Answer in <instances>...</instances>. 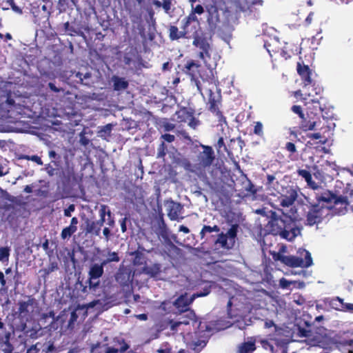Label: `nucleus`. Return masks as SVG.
Segmentation results:
<instances>
[{"instance_id": "9d476101", "label": "nucleus", "mask_w": 353, "mask_h": 353, "mask_svg": "<svg viewBox=\"0 0 353 353\" xmlns=\"http://www.w3.org/2000/svg\"><path fill=\"white\" fill-rule=\"evenodd\" d=\"M201 146L203 151L197 156L198 165L201 168H205L210 167L214 160V151L210 146L204 145H201Z\"/></svg>"}, {"instance_id": "0eeeda50", "label": "nucleus", "mask_w": 353, "mask_h": 353, "mask_svg": "<svg viewBox=\"0 0 353 353\" xmlns=\"http://www.w3.org/2000/svg\"><path fill=\"white\" fill-rule=\"evenodd\" d=\"M276 30L272 27H265L263 28V41L264 48H266L268 53L271 55V52H278L280 49L279 46V39L276 35Z\"/></svg>"}, {"instance_id": "c03bdc74", "label": "nucleus", "mask_w": 353, "mask_h": 353, "mask_svg": "<svg viewBox=\"0 0 353 353\" xmlns=\"http://www.w3.org/2000/svg\"><path fill=\"white\" fill-rule=\"evenodd\" d=\"M264 327L266 329H270L273 327L275 332L281 330V329L275 324L272 320L268 319L264 320Z\"/></svg>"}, {"instance_id": "052dcab7", "label": "nucleus", "mask_w": 353, "mask_h": 353, "mask_svg": "<svg viewBox=\"0 0 353 353\" xmlns=\"http://www.w3.org/2000/svg\"><path fill=\"white\" fill-rule=\"evenodd\" d=\"M75 210V206L73 204H71L68 206V208L64 210V216L67 217H70L72 216V212H73Z\"/></svg>"}, {"instance_id": "4468645a", "label": "nucleus", "mask_w": 353, "mask_h": 353, "mask_svg": "<svg viewBox=\"0 0 353 353\" xmlns=\"http://www.w3.org/2000/svg\"><path fill=\"white\" fill-rule=\"evenodd\" d=\"M348 205L347 196L340 195L336 198L333 203L327 205V208L332 209L335 214H344L347 211Z\"/></svg>"}, {"instance_id": "473e14b6", "label": "nucleus", "mask_w": 353, "mask_h": 353, "mask_svg": "<svg viewBox=\"0 0 353 353\" xmlns=\"http://www.w3.org/2000/svg\"><path fill=\"white\" fill-rule=\"evenodd\" d=\"M220 228L218 225H214L212 227L209 225H204L200 232L201 239H203L207 234H210L213 232H219Z\"/></svg>"}, {"instance_id": "8fccbe9b", "label": "nucleus", "mask_w": 353, "mask_h": 353, "mask_svg": "<svg viewBox=\"0 0 353 353\" xmlns=\"http://www.w3.org/2000/svg\"><path fill=\"white\" fill-rule=\"evenodd\" d=\"M295 283H296L295 281H288V280L285 279V278H282L279 281V285L283 289H287V288H290V286L292 284H295Z\"/></svg>"}, {"instance_id": "412c9836", "label": "nucleus", "mask_w": 353, "mask_h": 353, "mask_svg": "<svg viewBox=\"0 0 353 353\" xmlns=\"http://www.w3.org/2000/svg\"><path fill=\"white\" fill-rule=\"evenodd\" d=\"M114 90L116 91L124 90L128 87V82L123 77L114 76L112 78Z\"/></svg>"}, {"instance_id": "4be33fe9", "label": "nucleus", "mask_w": 353, "mask_h": 353, "mask_svg": "<svg viewBox=\"0 0 353 353\" xmlns=\"http://www.w3.org/2000/svg\"><path fill=\"white\" fill-rule=\"evenodd\" d=\"M105 265L101 263V264L94 263L93 264L89 271V276L94 279H100L103 274V267Z\"/></svg>"}, {"instance_id": "cd10ccee", "label": "nucleus", "mask_w": 353, "mask_h": 353, "mask_svg": "<svg viewBox=\"0 0 353 353\" xmlns=\"http://www.w3.org/2000/svg\"><path fill=\"white\" fill-rule=\"evenodd\" d=\"M86 223V232L96 236H99L101 233V228L96 224L94 221L87 220Z\"/></svg>"}, {"instance_id": "e2e57ef3", "label": "nucleus", "mask_w": 353, "mask_h": 353, "mask_svg": "<svg viewBox=\"0 0 353 353\" xmlns=\"http://www.w3.org/2000/svg\"><path fill=\"white\" fill-rule=\"evenodd\" d=\"M285 149L291 153H294L296 151L295 145L292 142H288L285 145Z\"/></svg>"}, {"instance_id": "2eb2a0df", "label": "nucleus", "mask_w": 353, "mask_h": 353, "mask_svg": "<svg viewBox=\"0 0 353 353\" xmlns=\"http://www.w3.org/2000/svg\"><path fill=\"white\" fill-rule=\"evenodd\" d=\"M323 216V209L318 205H314L307 214V224L314 225L320 223Z\"/></svg>"}, {"instance_id": "7c9ffc66", "label": "nucleus", "mask_w": 353, "mask_h": 353, "mask_svg": "<svg viewBox=\"0 0 353 353\" xmlns=\"http://www.w3.org/2000/svg\"><path fill=\"white\" fill-rule=\"evenodd\" d=\"M113 128V125L111 123H108L105 125L99 127V135L102 138H105L106 137H109L111 134V132Z\"/></svg>"}, {"instance_id": "a211bd4d", "label": "nucleus", "mask_w": 353, "mask_h": 353, "mask_svg": "<svg viewBox=\"0 0 353 353\" xmlns=\"http://www.w3.org/2000/svg\"><path fill=\"white\" fill-rule=\"evenodd\" d=\"M256 350L255 339L250 338L248 341L241 343L236 353H252Z\"/></svg>"}, {"instance_id": "dca6fc26", "label": "nucleus", "mask_w": 353, "mask_h": 353, "mask_svg": "<svg viewBox=\"0 0 353 353\" xmlns=\"http://www.w3.org/2000/svg\"><path fill=\"white\" fill-rule=\"evenodd\" d=\"M154 232L159 238L165 241L169 240V230L163 220V216H160L154 225Z\"/></svg>"}, {"instance_id": "5701e85b", "label": "nucleus", "mask_w": 353, "mask_h": 353, "mask_svg": "<svg viewBox=\"0 0 353 353\" xmlns=\"http://www.w3.org/2000/svg\"><path fill=\"white\" fill-rule=\"evenodd\" d=\"M337 196V195L330 191H324L320 195H317L316 199L319 201H323L330 205Z\"/></svg>"}, {"instance_id": "6e6552de", "label": "nucleus", "mask_w": 353, "mask_h": 353, "mask_svg": "<svg viewBox=\"0 0 353 353\" xmlns=\"http://www.w3.org/2000/svg\"><path fill=\"white\" fill-rule=\"evenodd\" d=\"M281 196L279 197V205L283 208H292V205L297 198V192L292 186L282 188ZM293 209L296 210L294 208Z\"/></svg>"}, {"instance_id": "603ef678", "label": "nucleus", "mask_w": 353, "mask_h": 353, "mask_svg": "<svg viewBox=\"0 0 353 353\" xmlns=\"http://www.w3.org/2000/svg\"><path fill=\"white\" fill-rule=\"evenodd\" d=\"M30 304L28 302L23 301L19 303V312L20 314L28 312V307Z\"/></svg>"}, {"instance_id": "864d4df0", "label": "nucleus", "mask_w": 353, "mask_h": 353, "mask_svg": "<svg viewBox=\"0 0 353 353\" xmlns=\"http://www.w3.org/2000/svg\"><path fill=\"white\" fill-rule=\"evenodd\" d=\"M181 165L182 167L184 168L185 170L190 171V172H194V168L192 164L190 163V161L188 159H183Z\"/></svg>"}, {"instance_id": "9b49d317", "label": "nucleus", "mask_w": 353, "mask_h": 353, "mask_svg": "<svg viewBox=\"0 0 353 353\" xmlns=\"http://www.w3.org/2000/svg\"><path fill=\"white\" fill-rule=\"evenodd\" d=\"M324 303L336 310L353 313V303H344L343 299L339 296L332 299L327 298L324 300Z\"/></svg>"}, {"instance_id": "5fc2aeb1", "label": "nucleus", "mask_w": 353, "mask_h": 353, "mask_svg": "<svg viewBox=\"0 0 353 353\" xmlns=\"http://www.w3.org/2000/svg\"><path fill=\"white\" fill-rule=\"evenodd\" d=\"M23 158L25 159H27V160H30L32 161H34V162L37 163L38 165H43V161H42L41 159L37 155H32V156L26 155Z\"/></svg>"}, {"instance_id": "58836bf2", "label": "nucleus", "mask_w": 353, "mask_h": 353, "mask_svg": "<svg viewBox=\"0 0 353 353\" xmlns=\"http://www.w3.org/2000/svg\"><path fill=\"white\" fill-rule=\"evenodd\" d=\"M10 248L8 247L0 248V261L2 263L8 262L10 256Z\"/></svg>"}, {"instance_id": "7ed1b4c3", "label": "nucleus", "mask_w": 353, "mask_h": 353, "mask_svg": "<svg viewBox=\"0 0 353 353\" xmlns=\"http://www.w3.org/2000/svg\"><path fill=\"white\" fill-rule=\"evenodd\" d=\"M282 215L277 212L272 213V216L265 225V234L279 235L281 239L289 241H293L301 234V228L297 225L295 219L296 210L291 208L288 212L279 210Z\"/></svg>"}, {"instance_id": "de8ad7c7", "label": "nucleus", "mask_w": 353, "mask_h": 353, "mask_svg": "<svg viewBox=\"0 0 353 353\" xmlns=\"http://www.w3.org/2000/svg\"><path fill=\"white\" fill-rule=\"evenodd\" d=\"M6 3L11 7L12 10L17 13V14H23V11H22V9L21 8H19V6H17L15 3H14V0H7L6 1Z\"/></svg>"}, {"instance_id": "69168bd1", "label": "nucleus", "mask_w": 353, "mask_h": 353, "mask_svg": "<svg viewBox=\"0 0 353 353\" xmlns=\"http://www.w3.org/2000/svg\"><path fill=\"white\" fill-rule=\"evenodd\" d=\"M126 221H127V218L125 217V218H123L121 221H120V225H121V231L123 232H125L127 230V227H126Z\"/></svg>"}, {"instance_id": "ddd939ff", "label": "nucleus", "mask_w": 353, "mask_h": 353, "mask_svg": "<svg viewBox=\"0 0 353 353\" xmlns=\"http://www.w3.org/2000/svg\"><path fill=\"white\" fill-rule=\"evenodd\" d=\"M195 318L196 315L193 311H186L179 317V320L170 321V329L172 331H177L178 327L182 325H188L191 321L196 323Z\"/></svg>"}, {"instance_id": "f8f14e48", "label": "nucleus", "mask_w": 353, "mask_h": 353, "mask_svg": "<svg viewBox=\"0 0 353 353\" xmlns=\"http://www.w3.org/2000/svg\"><path fill=\"white\" fill-rule=\"evenodd\" d=\"M165 205L168 211V216L170 220L179 221L183 219V217H180L183 209L181 203L174 202L172 200H168L165 202Z\"/></svg>"}, {"instance_id": "bb28decb", "label": "nucleus", "mask_w": 353, "mask_h": 353, "mask_svg": "<svg viewBox=\"0 0 353 353\" xmlns=\"http://www.w3.org/2000/svg\"><path fill=\"white\" fill-rule=\"evenodd\" d=\"M187 115V118L189 119L188 125L193 129H196L200 124V121L196 118L193 117L186 110H182L179 112V117H185Z\"/></svg>"}, {"instance_id": "39448f33", "label": "nucleus", "mask_w": 353, "mask_h": 353, "mask_svg": "<svg viewBox=\"0 0 353 353\" xmlns=\"http://www.w3.org/2000/svg\"><path fill=\"white\" fill-rule=\"evenodd\" d=\"M296 254L285 256L279 253L274 259L290 267L308 268L313 264L311 254L307 250L300 248Z\"/></svg>"}, {"instance_id": "a878e982", "label": "nucleus", "mask_w": 353, "mask_h": 353, "mask_svg": "<svg viewBox=\"0 0 353 353\" xmlns=\"http://www.w3.org/2000/svg\"><path fill=\"white\" fill-rule=\"evenodd\" d=\"M298 174L299 176L303 177L307 185L312 187L313 189H316L318 185L316 184L314 181H312V176L310 172L306 170H299Z\"/></svg>"}, {"instance_id": "f257e3e1", "label": "nucleus", "mask_w": 353, "mask_h": 353, "mask_svg": "<svg viewBox=\"0 0 353 353\" xmlns=\"http://www.w3.org/2000/svg\"><path fill=\"white\" fill-rule=\"evenodd\" d=\"M186 72L191 75V82L199 93L204 97V92L208 95L209 110L219 117H223L219 110L221 95V90L218 88V81L214 77V69L216 67H206V69L199 70L200 65L194 61L185 65Z\"/></svg>"}, {"instance_id": "aec40b11", "label": "nucleus", "mask_w": 353, "mask_h": 353, "mask_svg": "<svg viewBox=\"0 0 353 353\" xmlns=\"http://www.w3.org/2000/svg\"><path fill=\"white\" fill-rule=\"evenodd\" d=\"M103 256L106 258L101 263L105 266L111 262H119L120 261V257L116 252H111L109 249H106L103 251Z\"/></svg>"}, {"instance_id": "1a4fd4ad", "label": "nucleus", "mask_w": 353, "mask_h": 353, "mask_svg": "<svg viewBox=\"0 0 353 353\" xmlns=\"http://www.w3.org/2000/svg\"><path fill=\"white\" fill-rule=\"evenodd\" d=\"M210 293L209 290H206L204 293H196L192 295H189L187 293L182 294L179 296L174 302V306L181 312H185L186 311H191L188 310L189 305L193 302L196 297L206 296Z\"/></svg>"}, {"instance_id": "338daca9", "label": "nucleus", "mask_w": 353, "mask_h": 353, "mask_svg": "<svg viewBox=\"0 0 353 353\" xmlns=\"http://www.w3.org/2000/svg\"><path fill=\"white\" fill-rule=\"evenodd\" d=\"M163 128L165 131H172L174 129L175 125L173 123H166L163 125Z\"/></svg>"}, {"instance_id": "2f4dec72", "label": "nucleus", "mask_w": 353, "mask_h": 353, "mask_svg": "<svg viewBox=\"0 0 353 353\" xmlns=\"http://www.w3.org/2000/svg\"><path fill=\"white\" fill-rule=\"evenodd\" d=\"M206 344L207 340L205 339H196L192 341L191 347L194 351L199 352L206 345Z\"/></svg>"}, {"instance_id": "774afa93", "label": "nucleus", "mask_w": 353, "mask_h": 353, "mask_svg": "<svg viewBox=\"0 0 353 353\" xmlns=\"http://www.w3.org/2000/svg\"><path fill=\"white\" fill-rule=\"evenodd\" d=\"M203 11H204V10L201 5H196V7L194 8V12H192V13L194 14H195V13L202 14L203 12Z\"/></svg>"}, {"instance_id": "f704fd0d", "label": "nucleus", "mask_w": 353, "mask_h": 353, "mask_svg": "<svg viewBox=\"0 0 353 353\" xmlns=\"http://www.w3.org/2000/svg\"><path fill=\"white\" fill-rule=\"evenodd\" d=\"M77 228H73L71 226H68L63 228L61 233V237L62 239H66L70 238L74 232H76Z\"/></svg>"}, {"instance_id": "0e129e2a", "label": "nucleus", "mask_w": 353, "mask_h": 353, "mask_svg": "<svg viewBox=\"0 0 353 353\" xmlns=\"http://www.w3.org/2000/svg\"><path fill=\"white\" fill-rule=\"evenodd\" d=\"M216 148L218 150H221L222 148H223L225 150L226 149L223 137H220L219 139L217 144H216Z\"/></svg>"}, {"instance_id": "b1692460", "label": "nucleus", "mask_w": 353, "mask_h": 353, "mask_svg": "<svg viewBox=\"0 0 353 353\" xmlns=\"http://www.w3.org/2000/svg\"><path fill=\"white\" fill-rule=\"evenodd\" d=\"M216 245H219V247L225 249H230L234 245L231 241H230L223 233H221L217 239L215 241Z\"/></svg>"}, {"instance_id": "393cba45", "label": "nucleus", "mask_w": 353, "mask_h": 353, "mask_svg": "<svg viewBox=\"0 0 353 353\" xmlns=\"http://www.w3.org/2000/svg\"><path fill=\"white\" fill-rule=\"evenodd\" d=\"M63 30L70 36L83 35V32L81 30L80 28L71 26L69 22H65L63 24Z\"/></svg>"}, {"instance_id": "4c0bfd02", "label": "nucleus", "mask_w": 353, "mask_h": 353, "mask_svg": "<svg viewBox=\"0 0 353 353\" xmlns=\"http://www.w3.org/2000/svg\"><path fill=\"white\" fill-rule=\"evenodd\" d=\"M316 125V121H312L310 120L307 121L305 117L303 119H302L301 128L305 131L314 130L315 129Z\"/></svg>"}, {"instance_id": "6e6d98bb", "label": "nucleus", "mask_w": 353, "mask_h": 353, "mask_svg": "<svg viewBox=\"0 0 353 353\" xmlns=\"http://www.w3.org/2000/svg\"><path fill=\"white\" fill-rule=\"evenodd\" d=\"M292 111L297 114L301 119H304V114L302 111V108L300 105H294L291 108Z\"/></svg>"}, {"instance_id": "6ab92c4d", "label": "nucleus", "mask_w": 353, "mask_h": 353, "mask_svg": "<svg viewBox=\"0 0 353 353\" xmlns=\"http://www.w3.org/2000/svg\"><path fill=\"white\" fill-rule=\"evenodd\" d=\"M146 274L151 277L159 279L161 274V265L159 263H154L144 268Z\"/></svg>"}, {"instance_id": "13d9d810", "label": "nucleus", "mask_w": 353, "mask_h": 353, "mask_svg": "<svg viewBox=\"0 0 353 353\" xmlns=\"http://www.w3.org/2000/svg\"><path fill=\"white\" fill-rule=\"evenodd\" d=\"M58 269L57 263L55 262L51 263L47 268L44 270V272L46 274H49L51 272L55 271Z\"/></svg>"}, {"instance_id": "c756f323", "label": "nucleus", "mask_w": 353, "mask_h": 353, "mask_svg": "<svg viewBox=\"0 0 353 353\" xmlns=\"http://www.w3.org/2000/svg\"><path fill=\"white\" fill-rule=\"evenodd\" d=\"M11 333L7 330L5 323L0 318V340L10 341Z\"/></svg>"}, {"instance_id": "72a5a7b5", "label": "nucleus", "mask_w": 353, "mask_h": 353, "mask_svg": "<svg viewBox=\"0 0 353 353\" xmlns=\"http://www.w3.org/2000/svg\"><path fill=\"white\" fill-rule=\"evenodd\" d=\"M237 228L238 226L236 225H233L232 227L228 230V231L224 234L227 238L231 241L234 244L235 243V238L236 236L237 233Z\"/></svg>"}, {"instance_id": "79ce46f5", "label": "nucleus", "mask_w": 353, "mask_h": 353, "mask_svg": "<svg viewBox=\"0 0 353 353\" xmlns=\"http://www.w3.org/2000/svg\"><path fill=\"white\" fill-rule=\"evenodd\" d=\"M43 347L42 343L38 342L35 345H32L28 349L26 353H39L41 352V349Z\"/></svg>"}, {"instance_id": "4d7b16f0", "label": "nucleus", "mask_w": 353, "mask_h": 353, "mask_svg": "<svg viewBox=\"0 0 353 353\" xmlns=\"http://www.w3.org/2000/svg\"><path fill=\"white\" fill-rule=\"evenodd\" d=\"M166 145L164 142H162L158 148V157H163L166 154Z\"/></svg>"}, {"instance_id": "c85d7f7f", "label": "nucleus", "mask_w": 353, "mask_h": 353, "mask_svg": "<svg viewBox=\"0 0 353 353\" xmlns=\"http://www.w3.org/2000/svg\"><path fill=\"white\" fill-rule=\"evenodd\" d=\"M339 348L343 353H353V339L340 343Z\"/></svg>"}, {"instance_id": "20e7f679", "label": "nucleus", "mask_w": 353, "mask_h": 353, "mask_svg": "<svg viewBox=\"0 0 353 353\" xmlns=\"http://www.w3.org/2000/svg\"><path fill=\"white\" fill-rule=\"evenodd\" d=\"M189 38L192 39V45L205 67H216L217 56L212 48L211 36L200 28L199 23L197 28L193 29Z\"/></svg>"}, {"instance_id": "3c124183", "label": "nucleus", "mask_w": 353, "mask_h": 353, "mask_svg": "<svg viewBox=\"0 0 353 353\" xmlns=\"http://www.w3.org/2000/svg\"><path fill=\"white\" fill-rule=\"evenodd\" d=\"M45 170L50 176H53L58 174L59 170L54 168L51 164L46 165Z\"/></svg>"}, {"instance_id": "a19ab883", "label": "nucleus", "mask_w": 353, "mask_h": 353, "mask_svg": "<svg viewBox=\"0 0 353 353\" xmlns=\"http://www.w3.org/2000/svg\"><path fill=\"white\" fill-rule=\"evenodd\" d=\"M266 185H268L269 188H272L273 189H276V185H279L277 181H276V177L273 174H268L267 175V183Z\"/></svg>"}, {"instance_id": "09e8293b", "label": "nucleus", "mask_w": 353, "mask_h": 353, "mask_svg": "<svg viewBox=\"0 0 353 353\" xmlns=\"http://www.w3.org/2000/svg\"><path fill=\"white\" fill-rule=\"evenodd\" d=\"M254 133L259 137H262L263 135V124L261 122L257 121L255 123Z\"/></svg>"}, {"instance_id": "423d86ee", "label": "nucleus", "mask_w": 353, "mask_h": 353, "mask_svg": "<svg viewBox=\"0 0 353 353\" xmlns=\"http://www.w3.org/2000/svg\"><path fill=\"white\" fill-rule=\"evenodd\" d=\"M181 29L179 30L176 26H171L169 28V37L172 41L177 40L181 38H189L193 29L199 27V21L194 14L191 13L185 17L182 21Z\"/></svg>"}, {"instance_id": "bf43d9fd", "label": "nucleus", "mask_w": 353, "mask_h": 353, "mask_svg": "<svg viewBox=\"0 0 353 353\" xmlns=\"http://www.w3.org/2000/svg\"><path fill=\"white\" fill-rule=\"evenodd\" d=\"M48 88L52 92L58 93V92H64V89L61 88H58L55 85L54 83L50 82L48 83Z\"/></svg>"}, {"instance_id": "49530a36", "label": "nucleus", "mask_w": 353, "mask_h": 353, "mask_svg": "<svg viewBox=\"0 0 353 353\" xmlns=\"http://www.w3.org/2000/svg\"><path fill=\"white\" fill-rule=\"evenodd\" d=\"M172 0H163L162 8L168 14H170L172 12Z\"/></svg>"}, {"instance_id": "37998d69", "label": "nucleus", "mask_w": 353, "mask_h": 353, "mask_svg": "<svg viewBox=\"0 0 353 353\" xmlns=\"http://www.w3.org/2000/svg\"><path fill=\"white\" fill-rule=\"evenodd\" d=\"M105 215H107L108 217H110L111 212L107 205H101L99 209V216L100 218H105Z\"/></svg>"}, {"instance_id": "f3484780", "label": "nucleus", "mask_w": 353, "mask_h": 353, "mask_svg": "<svg viewBox=\"0 0 353 353\" xmlns=\"http://www.w3.org/2000/svg\"><path fill=\"white\" fill-rule=\"evenodd\" d=\"M297 72L301 77L304 85L307 86L312 83V79L310 77V70L308 66L304 65L302 67L300 63L297 65Z\"/></svg>"}, {"instance_id": "e433bc0d", "label": "nucleus", "mask_w": 353, "mask_h": 353, "mask_svg": "<svg viewBox=\"0 0 353 353\" xmlns=\"http://www.w3.org/2000/svg\"><path fill=\"white\" fill-rule=\"evenodd\" d=\"M277 349L274 351L273 347H271L272 353H288L287 352V341H276Z\"/></svg>"}, {"instance_id": "680f3d73", "label": "nucleus", "mask_w": 353, "mask_h": 353, "mask_svg": "<svg viewBox=\"0 0 353 353\" xmlns=\"http://www.w3.org/2000/svg\"><path fill=\"white\" fill-rule=\"evenodd\" d=\"M161 139H163L165 141L172 143L174 141L175 137L172 134H164L161 135Z\"/></svg>"}, {"instance_id": "ea45409f", "label": "nucleus", "mask_w": 353, "mask_h": 353, "mask_svg": "<svg viewBox=\"0 0 353 353\" xmlns=\"http://www.w3.org/2000/svg\"><path fill=\"white\" fill-rule=\"evenodd\" d=\"M276 212L268 210L266 208H262L256 210V213L258 214H261L263 216L265 217L268 221L270 218L272 216V213H275Z\"/></svg>"}, {"instance_id": "a18cd8bd", "label": "nucleus", "mask_w": 353, "mask_h": 353, "mask_svg": "<svg viewBox=\"0 0 353 353\" xmlns=\"http://www.w3.org/2000/svg\"><path fill=\"white\" fill-rule=\"evenodd\" d=\"M43 347L41 349V353H50L55 350V347L52 343H42Z\"/></svg>"}, {"instance_id": "c9c22d12", "label": "nucleus", "mask_w": 353, "mask_h": 353, "mask_svg": "<svg viewBox=\"0 0 353 353\" xmlns=\"http://www.w3.org/2000/svg\"><path fill=\"white\" fill-rule=\"evenodd\" d=\"M99 279H94L92 277L89 276L88 288L90 291H91L92 292H95L99 288Z\"/></svg>"}, {"instance_id": "f03ea898", "label": "nucleus", "mask_w": 353, "mask_h": 353, "mask_svg": "<svg viewBox=\"0 0 353 353\" xmlns=\"http://www.w3.org/2000/svg\"><path fill=\"white\" fill-rule=\"evenodd\" d=\"M248 0H230L224 8L211 7L208 11L207 21L211 31L219 32L222 28L230 30V27L237 23L241 12L250 9ZM221 35V32H219Z\"/></svg>"}]
</instances>
